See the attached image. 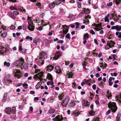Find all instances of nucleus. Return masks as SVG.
Here are the masks:
<instances>
[{
    "label": "nucleus",
    "instance_id": "a19ab883",
    "mask_svg": "<svg viewBox=\"0 0 121 121\" xmlns=\"http://www.w3.org/2000/svg\"><path fill=\"white\" fill-rule=\"evenodd\" d=\"M39 39H38L35 38L33 39V42L34 43H36L39 41Z\"/></svg>",
    "mask_w": 121,
    "mask_h": 121
},
{
    "label": "nucleus",
    "instance_id": "8fccbe9b",
    "mask_svg": "<svg viewBox=\"0 0 121 121\" xmlns=\"http://www.w3.org/2000/svg\"><path fill=\"white\" fill-rule=\"evenodd\" d=\"M38 62L39 63H40L41 65H43L44 63V62L43 60H39L38 61Z\"/></svg>",
    "mask_w": 121,
    "mask_h": 121
},
{
    "label": "nucleus",
    "instance_id": "2f4dec72",
    "mask_svg": "<svg viewBox=\"0 0 121 121\" xmlns=\"http://www.w3.org/2000/svg\"><path fill=\"white\" fill-rule=\"evenodd\" d=\"M99 116L98 115L97 116V117H94L93 119L94 121H99Z\"/></svg>",
    "mask_w": 121,
    "mask_h": 121
},
{
    "label": "nucleus",
    "instance_id": "338daca9",
    "mask_svg": "<svg viewBox=\"0 0 121 121\" xmlns=\"http://www.w3.org/2000/svg\"><path fill=\"white\" fill-rule=\"evenodd\" d=\"M77 4H78V7L79 8L81 7V5L80 3L78 2L77 3Z\"/></svg>",
    "mask_w": 121,
    "mask_h": 121
},
{
    "label": "nucleus",
    "instance_id": "69168bd1",
    "mask_svg": "<svg viewBox=\"0 0 121 121\" xmlns=\"http://www.w3.org/2000/svg\"><path fill=\"white\" fill-rule=\"evenodd\" d=\"M53 32V31L52 30H51L50 32L48 33V35L49 36L51 35H52V33Z\"/></svg>",
    "mask_w": 121,
    "mask_h": 121
},
{
    "label": "nucleus",
    "instance_id": "412c9836",
    "mask_svg": "<svg viewBox=\"0 0 121 121\" xmlns=\"http://www.w3.org/2000/svg\"><path fill=\"white\" fill-rule=\"evenodd\" d=\"M4 80L8 84H10V83L11 84L12 82L11 80L9 79H7L6 78H4Z\"/></svg>",
    "mask_w": 121,
    "mask_h": 121
},
{
    "label": "nucleus",
    "instance_id": "cd10ccee",
    "mask_svg": "<svg viewBox=\"0 0 121 121\" xmlns=\"http://www.w3.org/2000/svg\"><path fill=\"white\" fill-rule=\"evenodd\" d=\"M19 50L23 52H25L26 51V50L25 48L22 49L21 46H20L19 47Z\"/></svg>",
    "mask_w": 121,
    "mask_h": 121
},
{
    "label": "nucleus",
    "instance_id": "13d9d810",
    "mask_svg": "<svg viewBox=\"0 0 121 121\" xmlns=\"http://www.w3.org/2000/svg\"><path fill=\"white\" fill-rule=\"evenodd\" d=\"M73 74L72 73L70 72L69 74V78H72Z\"/></svg>",
    "mask_w": 121,
    "mask_h": 121
},
{
    "label": "nucleus",
    "instance_id": "3c124183",
    "mask_svg": "<svg viewBox=\"0 0 121 121\" xmlns=\"http://www.w3.org/2000/svg\"><path fill=\"white\" fill-rule=\"evenodd\" d=\"M36 29L40 31L43 29V27L42 26H40L38 27Z\"/></svg>",
    "mask_w": 121,
    "mask_h": 121
},
{
    "label": "nucleus",
    "instance_id": "0e129e2a",
    "mask_svg": "<svg viewBox=\"0 0 121 121\" xmlns=\"http://www.w3.org/2000/svg\"><path fill=\"white\" fill-rule=\"evenodd\" d=\"M96 86L95 84L93 85L92 86V88L94 90H95L96 89Z\"/></svg>",
    "mask_w": 121,
    "mask_h": 121
},
{
    "label": "nucleus",
    "instance_id": "ea45409f",
    "mask_svg": "<svg viewBox=\"0 0 121 121\" xmlns=\"http://www.w3.org/2000/svg\"><path fill=\"white\" fill-rule=\"evenodd\" d=\"M6 32H4L1 34V36L3 37H5L6 36Z\"/></svg>",
    "mask_w": 121,
    "mask_h": 121
},
{
    "label": "nucleus",
    "instance_id": "aec40b11",
    "mask_svg": "<svg viewBox=\"0 0 121 121\" xmlns=\"http://www.w3.org/2000/svg\"><path fill=\"white\" fill-rule=\"evenodd\" d=\"M39 55L40 56H42L45 58L46 57V53L44 52H42V53L39 54Z\"/></svg>",
    "mask_w": 121,
    "mask_h": 121
},
{
    "label": "nucleus",
    "instance_id": "a211bd4d",
    "mask_svg": "<svg viewBox=\"0 0 121 121\" xmlns=\"http://www.w3.org/2000/svg\"><path fill=\"white\" fill-rule=\"evenodd\" d=\"M121 114H117V115L116 117V121H120L121 120V119L120 118V116Z\"/></svg>",
    "mask_w": 121,
    "mask_h": 121
},
{
    "label": "nucleus",
    "instance_id": "680f3d73",
    "mask_svg": "<svg viewBox=\"0 0 121 121\" xmlns=\"http://www.w3.org/2000/svg\"><path fill=\"white\" fill-rule=\"evenodd\" d=\"M13 14L17 15L19 14V13L16 11H14L13 12Z\"/></svg>",
    "mask_w": 121,
    "mask_h": 121
},
{
    "label": "nucleus",
    "instance_id": "37998d69",
    "mask_svg": "<svg viewBox=\"0 0 121 121\" xmlns=\"http://www.w3.org/2000/svg\"><path fill=\"white\" fill-rule=\"evenodd\" d=\"M54 112L55 110L54 109H51L49 111V112L50 113H53Z\"/></svg>",
    "mask_w": 121,
    "mask_h": 121
},
{
    "label": "nucleus",
    "instance_id": "774afa93",
    "mask_svg": "<svg viewBox=\"0 0 121 121\" xmlns=\"http://www.w3.org/2000/svg\"><path fill=\"white\" fill-rule=\"evenodd\" d=\"M19 9L21 11H22L26 12L25 10V9H24V8L23 7L21 8L20 9Z\"/></svg>",
    "mask_w": 121,
    "mask_h": 121
},
{
    "label": "nucleus",
    "instance_id": "c03bdc74",
    "mask_svg": "<svg viewBox=\"0 0 121 121\" xmlns=\"http://www.w3.org/2000/svg\"><path fill=\"white\" fill-rule=\"evenodd\" d=\"M37 5L38 6L39 8L40 9L42 8L41 7V4L39 2L37 3Z\"/></svg>",
    "mask_w": 121,
    "mask_h": 121
},
{
    "label": "nucleus",
    "instance_id": "6e6552de",
    "mask_svg": "<svg viewBox=\"0 0 121 121\" xmlns=\"http://www.w3.org/2000/svg\"><path fill=\"white\" fill-rule=\"evenodd\" d=\"M8 50V49L2 46L0 47V54H3L4 52Z\"/></svg>",
    "mask_w": 121,
    "mask_h": 121
},
{
    "label": "nucleus",
    "instance_id": "393cba45",
    "mask_svg": "<svg viewBox=\"0 0 121 121\" xmlns=\"http://www.w3.org/2000/svg\"><path fill=\"white\" fill-rule=\"evenodd\" d=\"M89 37L88 34L87 33H86L84 35L83 38L85 40H86Z\"/></svg>",
    "mask_w": 121,
    "mask_h": 121
},
{
    "label": "nucleus",
    "instance_id": "f3484780",
    "mask_svg": "<svg viewBox=\"0 0 121 121\" xmlns=\"http://www.w3.org/2000/svg\"><path fill=\"white\" fill-rule=\"evenodd\" d=\"M83 11L86 14H89L90 13V11L89 9L85 8H84Z\"/></svg>",
    "mask_w": 121,
    "mask_h": 121
},
{
    "label": "nucleus",
    "instance_id": "f8f14e48",
    "mask_svg": "<svg viewBox=\"0 0 121 121\" xmlns=\"http://www.w3.org/2000/svg\"><path fill=\"white\" fill-rule=\"evenodd\" d=\"M31 18L30 17H28V23L29 24V26H33V22L31 21V20L30 19Z\"/></svg>",
    "mask_w": 121,
    "mask_h": 121
},
{
    "label": "nucleus",
    "instance_id": "9b49d317",
    "mask_svg": "<svg viewBox=\"0 0 121 121\" xmlns=\"http://www.w3.org/2000/svg\"><path fill=\"white\" fill-rule=\"evenodd\" d=\"M61 56L60 52L58 51L56 52L55 53V56L54 57L55 60H57L59 57Z\"/></svg>",
    "mask_w": 121,
    "mask_h": 121
},
{
    "label": "nucleus",
    "instance_id": "f704fd0d",
    "mask_svg": "<svg viewBox=\"0 0 121 121\" xmlns=\"http://www.w3.org/2000/svg\"><path fill=\"white\" fill-rule=\"evenodd\" d=\"M16 111V108L15 107H13L12 108V110H11V113H14Z\"/></svg>",
    "mask_w": 121,
    "mask_h": 121
},
{
    "label": "nucleus",
    "instance_id": "5fc2aeb1",
    "mask_svg": "<svg viewBox=\"0 0 121 121\" xmlns=\"http://www.w3.org/2000/svg\"><path fill=\"white\" fill-rule=\"evenodd\" d=\"M26 39H29L31 41L32 40V37H29V36H26Z\"/></svg>",
    "mask_w": 121,
    "mask_h": 121
},
{
    "label": "nucleus",
    "instance_id": "a18cd8bd",
    "mask_svg": "<svg viewBox=\"0 0 121 121\" xmlns=\"http://www.w3.org/2000/svg\"><path fill=\"white\" fill-rule=\"evenodd\" d=\"M61 2V0H57L56 1V5H57L58 4H60Z\"/></svg>",
    "mask_w": 121,
    "mask_h": 121
},
{
    "label": "nucleus",
    "instance_id": "dca6fc26",
    "mask_svg": "<svg viewBox=\"0 0 121 121\" xmlns=\"http://www.w3.org/2000/svg\"><path fill=\"white\" fill-rule=\"evenodd\" d=\"M55 5V3L53 2L49 4V7L51 9L53 8Z\"/></svg>",
    "mask_w": 121,
    "mask_h": 121
},
{
    "label": "nucleus",
    "instance_id": "ddd939ff",
    "mask_svg": "<svg viewBox=\"0 0 121 121\" xmlns=\"http://www.w3.org/2000/svg\"><path fill=\"white\" fill-rule=\"evenodd\" d=\"M107 43H108V45L110 46L111 47V48L114 46V45L115 44V43L113 41L110 40V41H107Z\"/></svg>",
    "mask_w": 121,
    "mask_h": 121
},
{
    "label": "nucleus",
    "instance_id": "f257e3e1",
    "mask_svg": "<svg viewBox=\"0 0 121 121\" xmlns=\"http://www.w3.org/2000/svg\"><path fill=\"white\" fill-rule=\"evenodd\" d=\"M109 108H111L112 111L113 113H115L117 110V107L115 103L114 102H109L108 104Z\"/></svg>",
    "mask_w": 121,
    "mask_h": 121
},
{
    "label": "nucleus",
    "instance_id": "4c0bfd02",
    "mask_svg": "<svg viewBox=\"0 0 121 121\" xmlns=\"http://www.w3.org/2000/svg\"><path fill=\"white\" fill-rule=\"evenodd\" d=\"M48 77L49 79L52 80V75L49 73H48Z\"/></svg>",
    "mask_w": 121,
    "mask_h": 121
},
{
    "label": "nucleus",
    "instance_id": "4468645a",
    "mask_svg": "<svg viewBox=\"0 0 121 121\" xmlns=\"http://www.w3.org/2000/svg\"><path fill=\"white\" fill-rule=\"evenodd\" d=\"M88 103V102L87 101H86L85 100H83L82 102V105L83 106H87L89 104Z\"/></svg>",
    "mask_w": 121,
    "mask_h": 121
},
{
    "label": "nucleus",
    "instance_id": "5701e85b",
    "mask_svg": "<svg viewBox=\"0 0 121 121\" xmlns=\"http://www.w3.org/2000/svg\"><path fill=\"white\" fill-rule=\"evenodd\" d=\"M7 97V95L6 93L5 94L3 97V99L2 100V101L3 102L5 101Z\"/></svg>",
    "mask_w": 121,
    "mask_h": 121
},
{
    "label": "nucleus",
    "instance_id": "20e7f679",
    "mask_svg": "<svg viewBox=\"0 0 121 121\" xmlns=\"http://www.w3.org/2000/svg\"><path fill=\"white\" fill-rule=\"evenodd\" d=\"M69 97L67 96L65 97V99L62 101L61 103L62 106L63 107H66L69 102Z\"/></svg>",
    "mask_w": 121,
    "mask_h": 121
},
{
    "label": "nucleus",
    "instance_id": "423d86ee",
    "mask_svg": "<svg viewBox=\"0 0 121 121\" xmlns=\"http://www.w3.org/2000/svg\"><path fill=\"white\" fill-rule=\"evenodd\" d=\"M13 74L15 76L17 77L18 78H19L22 76L21 72L17 69L14 70Z\"/></svg>",
    "mask_w": 121,
    "mask_h": 121
},
{
    "label": "nucleus",
    "instance_id": "49530a36",
    "mask_svg": "<svg viewBox=\"0 0 121 121\" xmlns=\"http://www.w3.org/2000/svg\"><path fill=\"white\" fill-rule=\"evenodd\" d=\"M112 37V35H110L109 34H108L107 35V37L108 38V39H111Z\"/></svg>",
    "mask_w": 121,
    "mask_h": 121
},
{
    "label": "nucleus",
    "instance_id": "bb28decb",
    "mask_svg": "<svg viewBox=\"0 0 121 121\" xmlns=\"http://www.w3.org/2000/svg\"><path fill=\"white\" fill-rule=\"evenodd\" d=\"M28 28L30 30L33 31L34 30V27L33 26H32L30 27V26H28Z\"/></svg>",
    "mask_w": 121,
    "mask_h": 121
},
{
    "label": "nucleus",
    "instance_id": "c85d7f7f",
    "mask_svg": "<svg viewBox=\"0 0 121 121\" xmlns=\"http://www.w3.org/2000/svg\"><path fill=\"white\" fill-rule=\"evenodd\" d=\"M68 29L67 27L65 28L63 30V32L65 34H66L68 31Z\"/></svg>",
    "mask_w": 121,
    "mask_h": 121
},
{
    "label": "nucleus",
    "instance_id": "79ce46f5",
    "mask_svg": "<svg viewBox=\"0 0 121 121\" xmlns=\"http://www.w3.org/2000/svg\"><path fill=\"white\" fill-rule=\"evenodd\" d=\"M106 78L105 77L104 78H103L102 81L101 83V84H103V83L106 81Z\"/></svg>",
    "mask_w": 121,
    "mask_h": 121
},
{
    "label": "nucleus",
    "instance_id": "72a5a7b5",
    "mask_svg": "<svg viewBox=\"0 0 121 121\" xmlns=\"http://www.w3.org/2000/svg\"><path fill=\"white\" fill-rule=\"evenodd\" d=\"M23 85V87L25 88L26 89L28 88V85L27 83H24Z\"/></svg>",
    "mask_w": 121,
    "mask_h": 121
},
{
    "label": "nucleus",
    "instance_id": "7c9ffc66",
    "mask_svg": "<svg viewBox=\"0 0 121 121\" xmlns=\"http://www.w3.org/2000/svg\"><path fill=\"white\" fill-rule=\"evenodd\" d=\"M120 98L121 99V93L120 95H117L116 97V99L117 100H119Z\"/></svg>",
    "mask_w": 121,
    "mask_h": 121
},
{
    "label": "nucleus",
    "instance_id": "473e14b6",
    "mask_svg": "<svg viewBox=\"0 0 121 121\" xmlns=\"http://www.w3.org/2000/svg\"><path fill=\"white\" fill-rule=\"evenodd\" d=\"M107 94L108 95H107V97L109 98V97H110L112 96L111 94L110 93H109L108 91L107 92Z\"/></svg>",
    "mask_w": 121,
    "mask_h": 121
},
{
    "label": "nucleus",
    "instance_id": "e2e57ef3",
    "mask_svg": "<svg viewBox=\"0 0 121 121\" xmlns=\"http://www.w3.org/2000/svg\"><path fill=\"white\" fill-rule=\"evenodd\" d=\"M91 17L89 15H88L86 16L85 17V19H87V18L90 19L91 18Z\"/></svg>",
    "mask_w": 121,
    "mask_h": 121
},
{
    "label": "nucleus",
    "instance_id": "f03ea898",
    "mask_svg": "<svg viewBox=\"0 0 121 121\" xmlns=\"http://www.w3.org/2000/svg\"><path fill=\"white\" fill-rule=\"evenodd\" d=\"M24 59L21 58L19 60H18L15 61L13 64V65L16 66L18 68L21 66H23L24 63Z\"/></svg>",
    "mask_w": 121,
    "mask_h": 121
},
{
    "label": "nucleus",
    "instance_id": "6ab92c4d",
    "mask_svg": "<svg viewBox=\"0 0 121 121\" xmlns=\"http://www.w3.org/2000/svg\"><path fill=\"white\" fill-rule=\"evenodd\" d=\"M64 95V94L63 93H61L58 96L59 99L60 100L62 99H63Z\"/></svg>",
    "mask_w": 121,
    "mask_h": 121
},
{
    "label": "nucleus",
    "instance_id": "39448f33",
    "mask_svg": "<svg viewBox=\"0 0 121 121\" xmlns=\"http://www.w3.org/2000/svg\"><path fill=\"white\" fill-rule=\"evenodd\" d=\"M43 73L42 72H40L36 74L34 76V79H38L40 80L42 79V78L43 76Z\"/></svg>",
    "mask_w": 121,
    "mask_h": 121
},
{
    "label": "nucleus",
    "instance_id": "0eeeda50",
    "mask_svg": "<svg viewBox=\"0 0 121 121\" xmlns=\"http://www.w3.org/2000/svg\"><path fill=\"white\" fill-rule=\"evenodd\" d=\"M63 119L62 115H58L53 119L54 121H61L63 120Z\"/></svg>",
    "mask_w": 121,
    "mask_h": 121
},
{
    "label": "nucleus",
    "instance_id": "c756f323",
    "mask_svg": "<svg viewBox=\"0 0 121 121\" xmlns=\"http://www.w3.org/2000/svg\"><path fill=\"white\" fill-rule=\"evenodd\" d=\"M4 65L6 66L7 67H8L10 65V63L9 62H7L5 61L4 62Z\"/></svg>",
    "mask_w": 121,
    "mask_h": 121
},
{
    "label": "nucleus",
    "instance_id": "6e6d98bb",
    "mask_svg": "<svg viewBox=\"0 0 121 121\" xmlns=\"http://www.w3.org/2000/svg\"><path fill=\"white\" fill-rule=\"evenodd\" d=\"M65 37L69 39H70V35L69 34H68L65 36Z\"/></svg>",
    "mask_w": 121,
    "mask_h": 121
},
{
    "label": "nucleus",
    "instance_id": "4d7b16f0",
    "mask_svg": "<svg viewBox=\"0 0 121 121\" xmlns=\"http://www.w3.org/2000/svg\"><path fill=\"white\" fill-rule=\"evenodd\" d=\"M120 1V0H115L114 1L115 3L117 4H119Z\"/></svg>",
    "mask_w": 121,
    "mask_h": 121
},
{
    "label": "nucleus",
    "instance_id": "7ed1b4c3",
    "mask_svg": "<svg viewBox=\"0 0 121 121\" xmlns=\"http://www.w3.org/2000/svg\"><path fill=\"white\" fill-rule=\"evenodd\" d=\"M93 26L95 27V29L97 31L100 30L99 31V33L101 34H103L104 33V31L102 30H101V25L99 24H94L93 25Z\"/></svg>",
    "mask_w": 121,
    "mask_h": 121
},
{
    "label": "nucleus",
    "instance_id": "09e8293b",
    "mask_svg": "<svg viewBox=\"0 0 121 121\" xmlns=\"http://www.w3.org/2000/svg\"><path fill=\"white\" fill-rule=\"evenodd\" d=\"M90 33L92 35H94L95 34V33L94 30L92 29H91L90 30Z\"/></svg>",
    "mask_w": 121,
    "mask_h": 121
},
{
    "label": "nucleus",
    "instance_id": "bf43d9fd",
    "mask_svg": "<svg viewBox=\"0 0 121 121\" xmlns=\"http://www.w3.org/2000/svg\"><path fill=\"white\" fill-rule=\"evenodd\" d=\"M73 112V113H80L77 110L74 111Z\"/></svg>",
    "mask_w": 121,
    "mask_h": 121
},
{
    "label": "nucleus",
    "instance_id": "de8ad7c7",
    "mask_svg": "<svg viewBox=\"0 0 121 121\" xmlns=\"http://www.w3.org/2000/svg\"><path fill=\"white\" fill-rule=\"evenodd\" d=\"M104 21L105 22H109V20L108 18L106 17H105L104 18Z\"/></svg>",
    "mask_w": 121,
    "mask_h": 121
},
{
    "label": "nucleus",
    "instance_id": "052dcab7",
    "mask_svg": "<svg viewBox=\"0 0 121 121\" xmlns=\"http://www.w3.org/2000/svg\"><path fill=\"white\" fill-rule=\"evenodd\" d=\"M76 84L75 82H74L72 83V86L73 88H75Z\"/></svg>",
    "mask_w": 121,
    "mask_h": 121
},
{
    "label": "nucleus",
    "instance_id": "58836bf2",
    "mask_svg": "<svg viewBox=\"0 0 121 121\" xmlns=\"http://www.w3.org/2000/svg\"><path fill=\"white\" fill-rule=\"evenodd\" d=\"M83 21L84 23L86 24H88L89 23V20H88V19H85V20H84Z\"/></svg>",
    "mask_w": 121,
    "mask_h": 121
},
{
    "label": "nucleus",
    "instance_id": "4be33fe9",
    "mask_svg": "<svg viewBox=\"0 0 121 121\" xmlns=\"http://www.w3.org/2000/svg\"><path fill=\"white\" fill-rule=\"evenodd\" d=\"M116 30L117 31H120L121 30V26L119 25L116 26Z\"/></svg>",
    "mask_w": 121,
    "mask_h": 121
},
{
    "label": "nucleus",
    "instance_id": "b1692460",
    "mask_svg": "<svg viewBox=\"0 0 121 121\" xmlns=\"http://www.w3.org/2000/svg\"><path fill=\"white\" fill-rule=\"evenodd\" d=\"M91 79H90L88 80H86L85 82L86 83L88 84L89 86H90L91 85Z\"/></svg>",
    "mask_w": 121,
    "mask_h": 121
},
{
    "label": "nucleus",
    "instance_id": "c9c22d12",
    "mask_svg": "<svg viewBox=\"0 0 121 121\" xmlns=\"http://www.w3.org/2000/svg\"><path fill=\"white\" fill-rule=\"evenodd\" d=\"M86 62L85 61H84L82 63L84 68L85 69H86V68L85 66L86 65Z\"/></svg>",
    "mask_w": 121,
    "mask_h": 121
},
{
    "label": "nucleus",
    "instance_id": "1a4fd4ad",
    "mask_svg": "<svg viewBox=\"0 0 121 121\" xmlns=\"http://www.w3.org/2000/svg\"><path fill=\"white\" fill-rule=\"evenodd\" d=\"M55 69L56 70V72L57 73H59L62 72V71L59 66H56L55 67Z\"/></svg>",
    "mask_w": 121,
    "mask_h": 121
},
{
    "label": "nucleus",
    "instance_id": "864d4df0",
    "mask_svg": "<svg viewBox=\"0 0 121 121\" xmlns=\"http://www.w3.org/2000/svg\"><path fill=\"white\" fill-rule=\"evenodd\" d=\"M33 108L31 106L30 107L29 111L30 112L32 113L33 111Z\"/></svg>",
    "mask_w": 121,
    "mask_h": 121
},
{
    "label": "nucleus",
    "instance_id": "9d476101",
    "mask_svg": "<svg viewBox=\"0 0 121 121\" xmlns=\"http://www.w3.org/2000/svg\"><path fill=\"white\" fill-rule=\"evenodd\" d=\"M47 71L50 72L52 70L54 67L52 65H49L46 68Z\"/></svg>",
    "mask_w": 121,
    "mask_h": 121
},
{
    "label": "nucleus",
    "instance_id": "2eb2a0df",
    "mask_svg": "<svg viewBox=\"0 0 121 121\" xmlns=\"http://www.w3.org/2000/svg\"><path fill=\"white\" fill-rule=\"evenodd\" d=\"M5 111L7 113H11V109L9 107L5 109Z\"/></svg>",
    "mask_w": 121,
    "mask_h": 121
},
{
    "label": "nucleus",
    "instance_id": "603ef678",
    "mask_svg": "<svg viewBox=\"0 0 121 121\" xmlns=\"http://www.w3.org/2000/svg\"><path fill=\"white\" fill-rule=\"evenodd\" d=\"M10 9L12 10H17V9L13 6H11Z\"/></svg>",
    "mask_w": 121,
    "mask_h": 121
},
{
    "label": "nucleus",
    "instance_id": "a878e982",
    "mask_svg": "<svg viewBox=\"0 0 121 121\" xmlns=\"http://www.w3.org/2000/svg\"><path fill=\"white\" fill-rule=\"evenodd\" d=\"M75 105V103L74 101H71L70 102L69 104V106L71 107H73Z\"/></svg>",
    "mask_w": 121,
    "mask_h": 121
},
{
    "label": "nucleus",
    "instance_id": "e433bc0d",
    "mask_svg": "<svg viewBox=\"0 0 121 121\" xmlns=\"http://www.w3.org/2000/svg\"><path fill=\"white\" fill-rule=\"evenodd\" d=\"M111 47L109 45H108V43H107V45L105 46V48L106 50H108L110 48H111Z\"/></svg>",
    "mask_w": 121,
    "mask_h": 121
}]
</instances>
